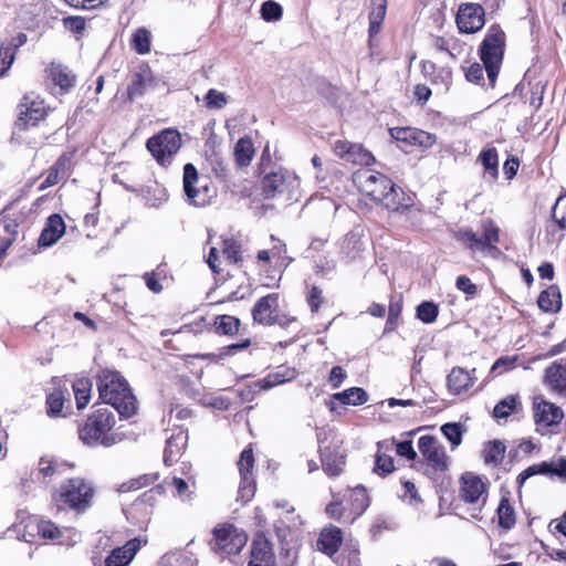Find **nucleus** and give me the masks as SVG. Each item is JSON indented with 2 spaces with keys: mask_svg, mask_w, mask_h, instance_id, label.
Wrapping results in <instances>:
<instances>
[{
  "mask_svg": "<svg viewBox=\"0 0 566 566\" xmlns=\"http://www.w3.org/2000/svg\"><path fill=\"white\" fill-rule=\"evenodd\" d=\"M359 190L375 202H380L386 209L400 211L411 206L409 198L388 177L371 170H359L354 176Z\"/></svg>",
  "mask_w": 566,
  "mask_h": 566,
  "instance_id": "1",
  "label": "nucleus"
},
{
  "mask_svg": "<svg viewBox=\"0 0 566 566\" xmlns=\"http://www.w3.org/2000/svg\"><path fill=\"white\" fill-rule=\"evenodd\" d=\"M99 398L111 405L120 417L130 418L137 411V400L127 380L116 370L102 369L97 374Z\"/></svg>",
  "mask_w": 566,
  "mask_h": 566,
  "instance_id": "2",
  "label": "nucleus"
},
{
  "mask_svg": "<svg viewBox=\"0 0 566 566\" xmlns=\"http://www.w3.org/2000/svg\"><path fill=\"white\" fill-rule=\"evenodd\" d=\"M115 423L113 411L109 408H99L90 415L80 427V439L88 447H112L117 442V436L112 432Z\"/></svg>",
  "mask_w": 566,
  "mask_h": 566,
  "instance_id": "3",
  "label": "nucleus"
},
{
  "mask_svg": "<svg viewBox=\"0 0 566 566\" xmlns=\"http://www.w3.org/2000/svg\"><path fill=\"white\" fill-rule=\"evenodd\" d=\"M504 31L497 24L491 25L480 45V57L484 64L491 86L494 85L500 72L504 54Z\"/></svg>",
  "mask_w": 566,
  "mask_h": 566,
  "instance_id": "4",
  "label": "nucleus"
},
{
  "mask_svg": "<svg viewBox=\"0 0 566 566\" xmlns=\"http://www.w3.org/2000/svg\"><path fill=\"white\" fill-rule=\"evenodd\" d=\"M482 237H479L471 229H461L457 232V239L473 253L482 252L490 255L500 253L496 243L500 241V228L492 219L482 222Z\"/></svg>",
  "mask_w": 566,
  "mask_h": 566,
  "instance_id": "5",
  "label": "nucleus"
},
{
  "mask_svg": "<svg viewBox=\"0 0 566 566\" xmlns=\"http://www.w3.org/2000/svg\"><path fill=\"white\" fill-rule=\"evenodd\" d=\"M93 495V486L85 480L75 478L60 485L56 501L72 510L82 512L90 506Z\"/></svg>",
  "mask_w": 566,
  "mask_h": 566,
  "instance_id": "6",
  "label": "nucleus"
},
{
  "mask_svg": "<svg viewBox=\"0 0 566 566\" xmlns=\"http://www.w3.org/2000/svg\"><path fill=\"white\" fill-rule=\"evenodd\" d=\"M146 147L160 166L167 167L181 147V136L178 130L167 128L150 137Z\"/></svg>",
  "mask_w": 566,
  "mask_h": 566,
  "instance_id": "7",
  "label": "nucleus"
},
{
  "mask_svg": "<svg viewBox=\"0 0 566 566\" xmlns=\"http://www.w3.org/2000/svg\"><path fill=\"white\" fill-rule=\"evenodd\" d=\"M182 184L187 202L195 207H205L214 196L207 178L200 177L197 168L190 163L184 167Z\"/></svg>",
  "mask_w": 566,
  "mask_h": 566,
  "instance_id": "8",
  "label": "nucleus"
},
{
  "mask_svg": "<svg viewBox=\"0 0 566 566\" xmlns=\"http://www.w3.org/2000/svg\"><path fill=\"white\" fill-rule=\"evenodd\" d=\"M248 542L244 531L232 524H222L213 530L211 549L220 556L234 555L241 552Z\"/></svg>",
  "mask_w": 566,
  "mask_h": 566,
  "instance_id": "9",
  "label": "nucleus"
},
{
  "mask_svg": "<svg viewBox=\"0 0 566 566\" xmlns=\"http://www.w3.org/2000/svg\"><path fill=\"white\" fill-rule=\"evenodd\" d=\"M418 449L426 460V474L434 476L448 470L449 458L444 447L432 436H422L418 441Z\"/></svg>",
  "mask_w": 566,
  "mask_h": 566,
  "instance_id": "10",
  "label": "nucleus"
},
{
  "mask_svg": "<svg viewBox=\"0 0 566 566\" xmlns=\"http://www.w3.org/2000/svg\"><path fill=\"white\" fill-rule=\"evenodd\" d=\"M300 185L297 176L285 169L266 174L262 179V192L265 198H274L284 192H291Z\"/></svg>",
  "mask_w": 566,
  "mask_h": 566,
  "instance_id": "11",
  "label": "nucleus"
},
{
  "mask_svg": "<svg viewBox=\"0 0 566 566\" xmlns=\"http://www.w3.org/2000/svg\"><path fill=\"white\" fill-rule=\"evenodd\" d=\"M254 464V457L251 448L244 449L241 452L238 461V468L241 476V482L238 491V500L243 503L249 502L255 492V483L252 478V468Z\"/></svg>",
  "mask_w": 566,
  "mask_h": 566,
  "instance_id": "12",
  "label": "nucleus"
},
{
  "mask_svg": "<svg viewBox=\"0 0 566 566\" xmlns=\"http://www.w3.org/2000/svg\"><path fill=\"white\" fill-rule=\"evenodd\" d=\"M457 24L463 33H474L485 23L484 9L478 3H463L457 13Z\"/></svg>",
  "mask_w": 566,
  "mask_h": 566,
  "instance_id": "13",
  "label": "nucleus"
},
{
  "mask_svg": "<svg viewBox=\"0 0 566 566\" xmlns=\"http://www.w3.org/2000/svg\"><path fill=\"white\" fill-rule=\"evenodd\" d=\"M254 323L271 326L279 323V294L271 293L258 300L252 308Z\"/></svg>",
  "mask_w": 566,
  "mask_h": 566,
  "instance_id": "14",
  "label": "nucleus"
},
{
  "mask_svg": "<svg viewBox=\"0 0 566 566\" xmlns=\"http://www.w3.org/2000/svg\"><path fill=\"white\" fill-rule=\"evenodd\" d=\"M476 369L467 370L462 367H453L447 376V387L451 395L467 394L476 382Z\"/></svg>",
  "mask_w": 566,
  "mask_h": 566,
  "instance_id": "15",
  "label": "nucleus"
},
{
  "mask_svg": "<svg viewBox=\"0 0 566 566\" xmlns=\"http://www.w3.org/2000/svg\"><path fill=\"white\" fill-rule=\"evenodd\" d=\"M563 417V410L556 405L541 398L534 400V419L537 424L544 427L557 424Z\"/></svg>",
  "mask_w": 566,
  "mask_h": 566,
  "instance_id": "16",
  "label": "nucleus"
},
{
  "mask_svg": "<svg viewBox=\"0 0 566 566\" xmlns=\"http://www.w3.org/2000/svg\"><path fill=\"white\" fill-rule=\"evenodd\" d=\"M248 566H275L272 545L264 536H256L252 542Z\"/></svg>",
  "mask_w": 566,
  "mask_h": 566,
  "instance_id": "17",
  "label": "nucleus"
},
{
  "mask_svg": "<svg viewBox=\"0 0 566 566\" xmlns=\"http://www.w3.org/2000/svg\"><path fill=\"white\" fill-rule=\"evenodd\" d=\"M391 136L399 142L418 145L424 148H429L436 143L434 135L411 127L392 128Z\"/></svg>",
  "mask_w": 566,
  "mask_h": 566,
  "instance_id": "18",
  "label": "nucleus"
},
{
  "mask_svg": "<svg viewBox=\"0 0 566 566\" xmlns=\"http://www.w3.org/2000/svg\"><path fill=\"white\" fill-rule=\"evenodd\" d=\"M19 109V119L27 126L36 125L46 115L44 102L30 96H24Z\"/></svg>",
  "mask_w": 566,
  "mask_h": 566,
  "instance_id": "19",
  "label": "nucleus"
},
{
  "mask_svg": "<svg viewBox=\"0 0 566 566\" xmlns=\"http://www.w3.org/2000/svg\"><path fill=\"white\" fill-rule=\"evenodd\" d=\"M65 232V223L60 214H52L38 240L39 247L48 248L53 245Z\"/></svg>",
  "mask_w": 566,
  "mask_h": 566,
  "instance_id": "20",
  "label": "nucleus"
},
{
  "mask_svg": "<svg viewBox=\"0 0 566 566\" xmlns=\"http://www.w3.org/2000/svg\"><path fill=\"white\" fill-rule=\"evenodd\" d=\"M140 547L142 542L138 538L128 541L124 546L112 551L104 566H127Z\"/></svg>",
  "mask_w": 566,
  "mask_h": 566,
  "instance_id": "21",
  "label": "nucleus"
},
{
  "mask_svg": "<svg viewBox=\"0 0 566 566\" xmlns=\"http://www.w3.org/2000/svg\"><path fill=\"white\" fill-rule=\"evenodd\" d=\"M387 11V2L386 0H373L371 9L369 12V29H368V38H369V48L370 55L375 54V42L374 38L379 33L381 29L382 21L385 19Z\"/></svg>",
  "mask_w": 566,
  "mask_h": 566,
  "instance_id": "22",
  "label": "nucleus"
},
{
  "mask_svg": "<svg viewBox=\"0 0 566 566\" xmlns=\"http://www.w3.org/2000/svg\"><path fill=\"white\" fill-rule=\"evenodd\" d=\"M545 382L559 395H566V359L553 363L545 370Z\"/></svg>",
  "mask_w": 566,
  "mask_h": 566,
  "instance_id": "23",
  "label": "nucleus"
},
{
  "mask_svg": "<svg viewBox=\"0 0 566 566\" xmlns=\"http://www.w3.org/2000/svg\"><path fill=\"white\" fill-rule=\"evenodd\" d=\"M154 84V75L149 67H140L138 72H136L132 81L127 87V96L128 99L134 101L137 97L144 95L146 90Z\"/></svg>",
  "mask_w": 566,
  "mask_h": 566,
  "instance_id": "24",
  "label": "nucleus"
},
{
  "mask_svg": "<svg viewBox=\"0 0 566 566\" xmlns=\"http://www.w3.org/2000/svg\"><path fill=\"white\" fill-rule=\"evenodd\" d=\"M70 167L71 158L67 155H62L49 169L46 177L39 186V190L44 191L56 185L62 178L67 176Z\"/></svg>",
  "mask_w": 566,
  "mask_h": 566,
  "instance_id": "25",
  "label": "nucleus"
},
{
  "mask_svg": "<svg viewBox=\"0 0 566 566\" xmlns=\"http://www.w3.org/2000/svg\"><path fill=\"white\" fill-rule=\"evenodd\" d=\"M342 541L343 537L340 528L331 525L322 531L317 541V548L328 556H332L338 551Z\"/></svg>",
  "mask_w": 566,
  "mask_h": 566,
  "instance_id": "26",
  "label": "nucleus"
},
{
  "mask_svg": "<svg viewBox=\"0 0 566 566\" xmlns=\"http://www.w3.org/2000/svg\"><path fill=\"white\" fill-rule=\"evenodd\" d=\"M395 446V441H382L377 443V453L375 459V468L374 472L377 474H389L394 472L395 464L394 458L389 454H386L385 451H391Z\"/></svg>",
  "mask_w": 566,
  "mask_h": 566,
  "instance_id": "27",
  "label": "nucleus"
},
{
  "mask_svg": "<svg viewBox=\"0 0 566 566\" xmlns=\"http://www.w3.org/2000/svg\"><path fill=\"white\" fill-rule=\"evenodd\" d=\"M485 486L480 478L476 476H463L462 478V488H461V496L468 503H478L482 500L484 503L485 499L483 497Z\"/></svg>",
  "mask_w": 566,
  "mask_h": 566,
  "instance_id": "28",
  "label": "nucleus"
},
{
  "mask_svg": "<svg viewBox=\"0 0 566 566\" xmlns=\"http://www.w3.org/2000/svg\"><path fill=\"white\" fill-rule=\"evenodd\" d=\"M188 436L184 431H178L167 439L166 448L164 452V462L167 465H171L182 453Z\"/></svg>",
  "mask_w": 566,
  "mask_h": 566,
  "instance_id": "29",
  "label": "nucleus"
},
{
  "mask_svg": "<svg viewBox=\"0 0 566 566\" xmlns=\"http://www.w3.org/2000/svg\"><path fill=\"white\" fill-rule=\"evenodd\" d=\"M27 528H36V533L43 538L59 539L61 531L51 521L40 520L36 516H29L25 522Z\"/></svg>",
  "mask_w": 566,
  "mask_h": 566,
  "instance_id": "30",
  "label": "nucleus"
},
{
  "mask_svg": "<svg viewBox=\"0 0 566 566\" xmlns=\"http://www.w3.org/2000/svg\"><path fill=\"white\" fill-rule=\"evenodd\" d=\"M506 447L500 440L489 441L482 450V458L485 464L497 467L502 463L505 455Z\"/></svg>",
  "mask_w": 566,
  "mask_h": 566,
  "instance_id": "31",
  "label": "nucleus"
},
{
  "mask_svg": "<svg viewBox=\"0 0 566 566\" xmlns=\"http://www.w3.org/2000/svg\"><path fill=\"white\" fill-rule=\"evenodd\" d=\"M158 566H197V558L189 551H177L165 554Z\"/></svg>",
  "mask_w": 566,
  "mask_h": 566,
  "instance_id": "32",
  "label": "nucleus"
},
{
  "mask_svg": "<svg viewBox=\"0 0 566 566\" xmlns=\"http://www.w3.org/2000/svg\"><path fill=\"white\" fill-rule=\"evenodd\" d=\"M484 168V172L488 174L491 179H496L499 176V156L497 150L493 146H488L482 149L478 157Z\"/></svg>",
  "mask_w": 566,
  "mask_h": 566,
  "instance_id": "33",
  "label": "nucleus"
},
{
  "mask_svg": "<svg viewBox=\"0 0 566 566\" xmlns=\"http://www.w3.org/2000/svg\"><path fill=\"white\" fill-rule=\"evenodd\" d=\"M539 308L544 312H557L562 306V297L557 286H549L543 291L537 300Z\"/></svg>",
  "mask_w": 566,
  "mask_h": 566,
  "instance_id": "34",
  "label": "nucleus"
},
{
  "mask_svg": "<svg viewBox=\"0 0 566 566\" xmlns=\"http://www.w3.org/2000/svg\"><path fill=\"white\" fill-rule=\"evenodd\" d=\"M321 457L323 470L327 475L336 476L342 472L345 464V457L343 454L332 453L325 449L322 451Z\"/></svg>",
  "mask_w": 566,
  "mask_h": 566,
  "instance_id": "35",
  "label": "nucleus"
},
{
  "mask_svg": "<svg viewBox=\"0 0 566 566\" xmlns=\"http://www.w3.org/2000/svg\"><path fill=\"white\" fill-rule=\"evenodd\" d=\"M332 398L343 405L360 406L367 401L368 396L363 388L352 387L342 392L334 394Z\"/></svg>",
  "mask_w": 566,
  "mask_h": 566,
  "instance_id": "36",
  "label": "nucleus"
},
{
  "mask_svg": "<svg viewBox=\"0 0 566 566\" xmlns=\"http://www.w3.org/2000/svg\"><path fill=\"white\" fill-rule=\"evenodd\" d=\"M350 504H352V511H353V517L350 518V522L356 520V517L360 516L369 506V497L366 493L365 488L357 486L354 490L350 491L349 495Z\"/></svg>",
  "mask_w": 566,
  "mask_h": 566,
  "instance_id": "37",
  "label": "nucleus"
},
{
  "mask_svg": "<svg viewBox=\"0 0 566 566\" xmlns=\"http://www.w3.org/2000/svg\"><path fill=\"white\" fill-rule=\"evenodd\" d=\"M49 73L54 84L60 86L63 91H67L74 86L75 76L66 67L53 64L49 69Z\"/></svg>",
  "mask_w": 566,
  "mask_h": 566,
  "instance_id": "38",
  "label": "nucleus"
},
{
  "mask_svg": "<svg viewBox=\"0 0 566 566\" xmlns=\"http://www.w3.org/2000/svg\"><path fill=\"white\" fill-rule=\"evenodd\" d=\"M73 391L76 400L77 409H83L87 406L91 399L92 381L88 378L76 379L73 385Z\"/></svg>",
  "mask_w": 566,
  "mask_h": 566,
  "instance_id": "39",
  "label": "nucleus"
},
{
  "mask_svg": "<svg viewBox=\"0 0 566 566\" xmlns=\"http://www.w3.org/2000/svg\"><path fill=\"white\" fill-rule=\"evenodd\" d=\"M499 525L505 530H511L516 522L514 507L509 499L502 497L497 507Z\"/></svg>",
  "mask_w": 566,
  "mask_h": 566,
  "instance_id": "40",
  "label": "nucleus"
},
{
  "mask_svg": "<svg viewBox=\"0 0 566 566\" xmlns=\"http://www.w3.org/2000/svg\"><path fill=\"white\" fill-rule=\"evenodd\" d=\"M254 155L253 144L250 138H240L234 146V157L240 166H248Z\"/></svg>",
  "mask_w": 566,
  "mask_h": 566,
  "instance_id": "41",
  "label": "nucleus"
},
{
  "mask_svg": "<svg viewBox=\"0 0 566 566\" xmlns=\"http://www.w3.org/2000/svg\"><path fill=\"white\" fill-rule=\"evenodd\" d=\"M520 403L521 402L518 396H507L495 405L493 409V417L496 419L507 418L512 412L515 411Z\"/></svg>",
  "mask_w": 566,
  "mask_h": 566,
  "instance_id": "42",
  "label": "nucleus"
},
{
  "mask_svg": "<svg viewBox=\"0 0 566 566\" xmlns=\"http://www.w3.org/2000/svg\"><path fill=\"white\" fill-rule=\"evenodd\" d=\"M240 327V319L231 315L217 316L214 321V328L218 334L234 335Z\"/></svg>",
  "mask_w": 566,
  "mask_h": 566,
  "instance_id": "43",
  "label": "nucleus"
},
{
  "mask_svg": "<svg viewBox=\"0 0 566 566\" xmlns=\"http://www.w3.org/2000/svg\"><path fill=\"white\" fill-rule=\"evenodd\" d=\"M346 161L361 166H369L375 161L371 153L363 148L359 144H352Z\"/></svg>",
  "mask_w": 566,
  "mask_h": 566,
  "instance_id": "44",
  "label": "nucleus"
},
{
  "mask_svg": "<svg viewBox=\"0 0 566 566\" xmlns=\"http://www.w3.org/2000/svg\"><path fill=\"white\" fill-rule=\"evenodd\" d=\"M151 34L145 28L137 29L132 38V46L138 54H146L150 51Z\"/></svg>",
  "mask_w": 566,
  "mask_h": 566,
  "instance_id": "45",
  "label": "nucleus"
},
{
  "mask_svg": "<svg viewBox=\"0 0 566 566\" xmlns=\"http://www.w3.org/2000/svg\"><path fill=\"white\" fill-rule=\"evenodd\" d=\"M157 478H158L157 474H145V475H140L138 478L130 479L126 482H123L118 486V492L127 493V492H132V491H137L144 486L150 485L151 483H154L157 480Z\"/></svg>",
  "mask_w": 566,
  "mask_h": 566,
  "instance_id": "46",
  "label": "nucleus"
},
{
  "mask_svg": "<svg viewBox=\"0 0 566 566\" xmlns=\"http://www.w3.org/2000/svg\"><path fill=\"white\" fill-rule=\"evenodd\" d=\"M342 250L348 261H355L364 250L363 242L355 234L348 235L343 241Z\"/></svg>",
  "mask_w": 566,
  "mask_h": 566,
  "instance_id": "47",
  "label": "nucleus"
},
{
  "mask_svg": "<svg viewBox=\"0 0 566 566\" xmlns=\"http://www.w3.org/2000/svg\"><path fill=\"white\" fill-rule=\"evenodd\" d=\"M283 15L282 6L273 0H268L261 6V17L263 20L279 21Z\"/></svg>",
  "mask_w": 566,
  "mask_h": 566,
  "instance_id": "48",
  "label": "nucleus"
},
{
  "mask_svg": "<svg viewBox=\"0 0 566 566\" xmlns=\"http://www.w3.org/2000/svg\"><path fill=\"white\" fill-rule=\"evenodd\" d=\"M439 310L433 302H422L417 307V317L426 323L431 324L437 319Z\"/></svg>",
  "mask_w": 566,
  "mask_h": 566,
  "instance_id": "49",
  "label": "nucleus"
},
{
  "mask_svg": "<svg viewBox=\"0 0 566 566\" xmlns=\"http://www.w3.org/2000/svg\"><path fill=\"white\" fill-rule=\"evenodd\" d=\"M227 103L228 96L214 88L209 90L205 96L206 107L210 109H221L227 105Z\"/></svg>",
  "mask_w": 566,
  "mask_h": 566,
  "instance_id": "50",
  "label": "nucleus"
},
{
  "mask_svg": "<svg viewBox=\"0 0 566 566\" xmlns=\"http://www.w3.org/2000/svg\"><path fill=\"white\" fill-rule=\"evenodd\" d=\"M402 311V301L401 298H391L389 308H388V318L386 323V331H392L398 326L399 316Z\"/></svg>",
  "mask_w": 566,
  "mask_h": 566,
  "instance_id": "51",
  "label": "nucleus"
},
{
  "mask_svg": "<svg viewBox=\"0 0 566 566\" xmlns=\"http://www.w3.org/2000/svg\"><path fill=\"white\" fill-rule=\"evenodd\" d=\"M516 356H504L500 357L495 363L492 365L490 374L495 376L502 375L509 370H512L516 366Z\"/></svg>",
  "mask_w": 566,
  "mask_h": 566,
  "instance_id": "52",
  "label": "nucleus"
},
{
  "mask_svg": "<svg viewBox=\"0 0 566 566\" xmlns=\"http://www.w3.org/2000/svg\"><path fill=\"white\" fill-rule=\"evenodd\" d=\"M443 436L451 442L452 447H458L462 441V429L460 423L449 422L441 427Z\"/></svg>",
  "mask_w": 566,
  "mask_h": 566,
  "instance_id": "53",
  "label": "nucleus"
},
{
  "mask_svg": "<svg viewBox=\"0 0 566 566\" xmlns=\"http://www.w3.org/2000/svg\"><path fill=\"white\" fill-rule=\"evenodd\" d=\"M223 255L230 263H238L241 261V245L232 239L223 241Z\"/></svg>",
  "mask_w": 566,
  "mask_h": 566,
  "instance_id": "54",
  "label": "nucleus"
},
{
  "mask_svg": "<svg viewBox=\"0 0 566 566\" xmlns=\"http://www.w3.org/2000/svg\"><path fill=\"white\" fill-rule=\"evenodd\" d=\"M64 394L62 390H54L46 398L48 412L52 416L60 415L64 406Z\"/></svg>",
  "mask_w": 566,
  "mask_h": 566,
  "instance_id": "55",
  "label": "nucleus"
},
{
  "mask_svg": "<svg viewBox=\"0 0 566 566\" xmlns=\"http://www.w3.org/2000/svg\"><path fill=\"white\" fill-rule=\"evenodd\" d=\"M14 59L13 48L0 42V76H3L10 70Z\"/></svg>",
  "mask_w": 566,
  "mask_h": 566,
  "instance_id": "56",
  "label": "nucleus"
},
{
  "mask_svg": "<svg viewBox=\"0 0 566 566\" xmlns=\"http://www.w3.org/2000/svg\"><path fill=\"white\" fill-rule=\"evenodd\" d=\"M553 219L560 228H566V196H560L553 207Z\"/></svg>",
  "mask_w": 566,
  "mask_h": 566,
  "instance_id": "57",
  "label": "nucleus"
},
{
  "mask_svg": "<svg viewBox=\"0 0 566 566\" xmlns=\"http://www.w3.org/2000/svg\"><path fill=\"white\" fill-rule=\"evenodd\" d=\"M169 485L175 489L176 495L179 496L182 501H189L191 499L192 492L190 491L188 481L174 476Z\"/></svg>",
  "mask_w": 566,
  "mask_h": 566,
  "instance_id": "58",
  "label": "nucleus"
},
{
  "mask_svg": "<svg viewBox=\"0 0 566 566\" xmlns=\"http://www.w3.org/2000/svg\"><path fill=\"white\" fill-rule=\"evenodd\" d=\"M63 25L72 33L82 34L85 30L86 21L82 17H67L63 19Z\"/></svg>",
  "mask_w": 566,
  "mask_h": 566,
  "instance_id": "59",
  "label": "nucleus"
},
{
  "mask_svg": "<svg viewBox=\"0 0 566 566\" xmlns=\"http://www.w3.org/2000/svg\"><path fill=\"white\" fill-rule=\"evenodd\" d=\"M347 377L346 370L340 366H334L328 376V382L333 389H337L342 386Z\"/></svg>",
  "mask_w": 566,
  "mask_h": 566,
  "instance_id": "60",
  "label": "nucleus"
},
{
  "mask_svg": "<svg viewBox=\"0 0 566 566\" xmlns=\"http://www.w3.org/2000/svg\"><path fill=\"white\" fill-rule=\"evenodd\" d=\"M457 289L467 294L468 296H474L478 292V287L472 281L465 276L461 275L457 279L455 282Z\"/></svg>",
  "mask_w": 566,
  "mask_h": 566,
  "instance_id": "61",
  "label": "nucleus"
},
{
  "mask_svg": "<svg viewBox=\"0 0 566 566\" xmlns=\"http://www.w3.org/2000/svg\"><path fill=\"white\" fill-rule=\"evenodd\" d=\"M275 387L274 382L272 381L270 375H266V377L255 381L253 385H251L247 390V396H253L254 394H258L262 390H268Z\"/></svg>",
  "mask_w": 566,
  "mask_h": 566,
  "instance_id": "62",
  "label": "nucleus"
},
{
  "mask_svg": "<svg viewBox=\"0 0 566 566\" xmlns=\"http://www.w3.org/2000/svg\"><path fill=\"white\" fill-rule=\"evenodd\" d=\"M396 452L400 457H405L408 460H415L417 453L412 447V442L410 440L401 441L396 444Z\"/></svg>",
  "mask_w": 566,
  "mask_h": 566,
  "instance_id": "63",
  "label": "nucleus"
},
{
  "mask_svg": "<svg viewBox=\"0 0 566 566\" xmlns=\"http://www.w3.org/2000/svg\"><path fill=\"white\" fill-rule=\"evenodd\" d=\"M483 69L479 63H473L469 66V69L465 72V77L468 81L472 83H480L481 80H483Z\"/></svg>",
  "mask_w": 566,
  "mask_h": 566,
  "instance_id": "64",
  "label": "nucleus"
}]
</instances>
